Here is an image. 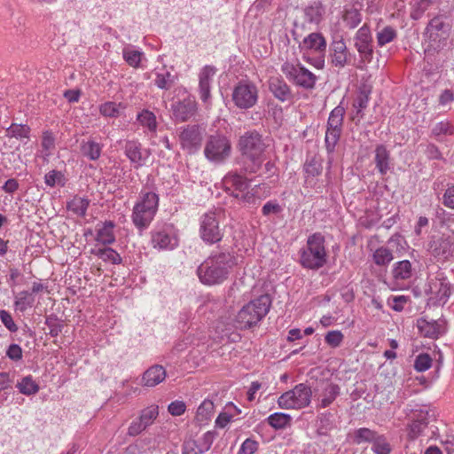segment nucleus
Wrapping results in <instances>:
<instances>
[{"label": "nucleus", "instance_id": "f257e3e1", "mask_svg": "<svg viewBox=\"0 0 454 454\" xmlns=\"http://www.w3.org/2000/svg\"><path fill=\"white\" fill-rule=\"evenodd\" d=\"M237 264L238 258L234 254L227 252L215 253L198 267L197 274L204 285H219L229 278Z\"/></svg>", "mask_w": 454, "mask_h": 454}, {"label": "nucleus", "instance_id": "f03ea898", "mask_svg": "<svg viewBox=\"0 0 454 454\" xmlns=\"http://www.w3.org/2000/svg\"><path fill=\"white\" fill-rule=\"evenodd\" d=\"M239 148L244 157L246 173H256L264 160L265 143L256 131H247L239 141Z\"/></svg>", "mask_w": 454, "mask_h": 454}, {"label": "nucleus", "instance_id": "7ed1b4c3", "mask_svg": "<svg viewBox=\"0 0 454 454\" xmlns=\"http://www.w3.org/2000/svg\"><path fill=\"white\" fill-rule=\"evenodd\" d=\"M325 238L320 233H314L308 238L307 245L300 251V262L307 269L317 270L326 262Z\"/></svg>", "mask_w": 454, "mask_h": 454}, {"label": "nucleus", "instance_id": "20e7f679", "mask_svg": "<svg viewBox=\"0 0 454 454\" xmlns=\"http://www.w3.org/2000/svg\"><path fill=\"white\" fill-rule=\"evenodd\" d=\"M270 304V297L263 294L243 306L236 317L238 326L248 328L256 325L269 312Z\"/></svg>", "mask_w": 454, "mask_h": 454}, {"label": "nucleus", "instance_id": "39448f33", "mask_svg": "<svg viewBox=\"0 0 454 454\" xmlns=\"http://www.w3.org/2000/svg\"><path fill=\"white\" fill-rule=\"evenodd\" d=\"M158 204L159 198L156 193L152 192L141 193L131 215L132 222L139 231L148 228L157 212Z\"/></svg>", "mask_w": 454, "mask_h": 454}, {"label": "nucleus", "instance_id": "423d86ee", "mask_svg": "<svg viewBox=\"0 0 454 454\" xmlns=\"http://www.w3.org/2000/svg\"><path fill=\"white\" fill-rule=\"evenodd\" d=\"M423 293L432 304L444 305L451 294V286L444 272H429L423 286Z\"/></svg>", "mask_w": 454, "mask_h": 454}, {"label": "nucleus", "instance_id": "0eeeda50", "mask_svg": "<svg viewBox=\"0 0 454 454\" xmlns=\"http://www.w3.org/2000/svg\"><path fill=\"white\" fill-rule=\"evenodd\" d=\"M451 26L446 18L436 16L427 26L425 41L428 50L439 51L446 44L450 37Z\"/></svg>", "mask_w": 454, "mask_h": 454}, {"label": "nucleus", "instance_id": "6e6552de", "mask_svg": "<svg viewBox=\"0 0 454 454\" xmlns=\"http://www.w3.org/2000/svg\"><path fill=\"white\" fill-rule=\"evenodd\" d=\"M312 397L310 387L304 383L283 393L278 399V405L285 410H301L309 405Z\"/></svg>", "mask_w": 454, "mask_h": 454}, {"label": "nucleus", "instance_id": "1a4fd4ad", "mask_svg": "<svg viewBox=\"0 0 454 454\" xmlns=\"http://www.w3.org/2000/svg\"><path fill=\"white\" fill-rule=\"evenodd\" d=\"M231 153L230 139L221 134L211 135L207 137L204 155L207 160L214 164L223 163Z\"/></svg>", "mask_w": 454, "mask_h": 454}, {"label": "nucleus", "instance_id": "9d476101", "mask_svg": "<svg viewBox=\"0 0 454 454\" xmlns=\"http://www.w3.org/2000/svg\"><path fill=\"white\" fill-rule=\"evenodd\" d=\"M223 186L231 191L233 196L247 203H255L258 186L251 191L248 189V180L236 172L228 173L223 179Z\"/></svg>", "mask_w": 454, "mask_h": 454}, {"label": "nucleus", "instance_id": "9b49d317", "mask_svg": "<svg viewBox=\"0 0 454 454\" xmlns=\"http://www.w3.org/2000/svg\"><path fill=\"white\" fill-rule=\"evenodd\" d=\"M281 70L286 77L295 85L305 88H314L317 76L300 63L286 62L282 65Z\"/></svg>", "mask_w": 454, "mask_h": 454}, {"label": "nucleus", "instance_id": "f8f14e48", "mask_svg": "<svg viewBox=\"0 0 454 454\" xmlns=\"http://www.w3.org/2000/svg\"><path fill=\"white\" fill-rule=\"evenodd\" d=\"M231 99L234 105L242 110L253 107L258 100V89L248 81H242L233 88Z\"/></svg>", "mask_w": 454, "mask_h": 454}, {"label": "nucleus", "instance_id": "ddd939ff", "mask_svg": "<svg viewBox=\"0 0 454 454\" xmlns=\"http://www.w3.org/2000/svg\"><path fill=\"white\" fill-rule=\"evenodd\" d=\"M345 109L338 106L331 113L327 121V129L325 132V147L328 153L334 151L335 145L340 139Z\"/></svg>", "mask_w": 454, "mask_h": 454}, {"label": "nucleus", "instance_id": "4468645a", "mask_svg": "<svg viewBox=\"0 0 454 454\" xmlns=\"http://www.w3.org/2000/svg\"><path fill=\"white\" fill-rule=\"evenodd\" d=\"M202 139L203 135L198 125H186L179 129V144L189 154H194L200 150Z\"/></svg>", "mask_w": 454, "mask_h": 454}, {"label": "nucleus", "instance_id": "2eb2a0df", "mask_svg": "<svg viewBox=\"0 0 454 454\" xmlns=\"http://www.w3.org/2000/svg\"><path fill=\"white\" fill-rule=\"evenodd\" d=\"M219 217L220 214L215 212H208L201 216L200 233L205 242L213 244L221 240L223 233L219 227Z\"/></svg>", "mask_w": 454, "mask_h": 454}, {"label": "nucleus", "instance_id": "dca6fc26", "mask_svg": "<svg viewBox=\"0 0 454 454\" xmlns=\"http://www.w3.org/2000/svg\"><path fill=\"white\" fill-rule=\"evenodd\" d=\"M354 46L363 62H371L373 57L372 35L367 24H364L354 36Z\"/></svg>", "mask_w": 454, "mask_h": 454}, {"label": "nucleus", "instance_id": "f3484780", "mask_svg": "<svg viewBox=\"0 0 454 454\" xmlns=\"http://www.w3.org/2000/svg\"><path fill=\"white\" fill-rule=\"evenodd\" d=\"M159 416V406L151 404L140 411L138 418L134 419L129 428L128 434L137 436L152 426Z\"/></svg>", "mask_w": 454, "mask_h": 454}, {"label": "nucleus", "instance_id": "a211bd4d", "mask_svg": "<svg viewBox=\"0 0 454 454\" xmlns=\"http://www.w3.org/2000/svg\"><path fill=\"white\" fill-rule=\"evenodd\" d=\"M430 253L437 258L448 259L454 256V237L434 236L428 245Z\"/></svg>", "mask_w": 454, "mask_h": 454}, {"label": "nucleus", "instance_id": "6ab92c4d", "mask_svg": "<svg viewBox=\"0 0 454 454\" xmlns=\"http://www.w3.org/2000/svg\"><path fill=\"white\" fill-rule=\"evenodd\" d=\"M330 63L337 68H343L351 63V54L343 39L333 40L329 48Z\"/></svg>", "mask_w": 454, "mask_h": 454}, {"label": "nucleus", "instance_id": "aec40b11", "mask_svg": "<svg viewBox=\"0 0 454 454\" xmlns=\"http://www.w3.org/2000/svg\"><path fill=\"white\" fill-rule=\"evenodd\" d=\"M411 423L409 425L408 435L411 439L419 436L427 427L430 414L426 407L419 406L418 409L411 410V414H408Z\"/></svg>", "mask_w": 454, "mask_h": 454}, {"label": "nucleus", "instance_id": "412c9836", "mask_svg": "<svg viewBox=\"0 0 454 454\" xmlns=\"http://www.w3.org/2000/svg\"><path fill=\"white\" fill-rule=\"evenodd\" d=\"M216 68L214 66L207 65L201 68L199 74V92L200 99L205 104H209L211 98V84L215 75Z\"/></svg>", "mask_w": 454, "mask_h": 454}, {"label": "nucleus", "instance_id": "4be33fe9", "mask_svg": "<svg viewBox=\"0 0 454 454\" xmlns=\"http://www.w3.org/2000/svg\"><path fill=\"white\" fill-rule=\"evenodd\" d=\"M197 110V102L193 97H187L172 105L173 115L178 121H188L195 115Z\"/></svg>", "mask_w": 454, "mask_h": 454}, {"label": "nucleus", "instance_id": "5701e85b", "mask_svg": "<svg viewBox=\"0 0 454 454\" xmlns=\"http://www.w3.org/2000/svg\"><path fill=\"white\" fill-rule=\"evenodd\" d=\"M153 247L161 250H172L178 245L177 237L168 228L155 231L152 236Z\"/></svg>", "mask_w": 454, "mask_h": 454}, {"label": "nucleus", "instance_id": "b1692460", "mask_svg": "<svg viewBox=\"0 0 454 454\" xmlns=\"http://www.w3.org/2000/svg\"><path fill=\"white\" fill-rule=\"evenodd\" d=\"M417 327L422 336L434 340L438 339L445 332L444 323L441 320L419 318L417 321Z\"/></svg>", "mask_w": 454, "mask_h": 454}, {"label": "nucleus", "instance_id": "393cba45", "mask_svg": "<svg viewBox=\"0 0 454 454\" xmlns=\"http://www.w3.org/2000/svg\"><path fill=\"white\" fill-rule=\"evenodd\" d=\"M416 273L415 262L402 260L395 262L391 269V275L396 283L410 281Z\"/></svg>", "mask_w": 454, "mask_h": 454}, {"label": "nucleus", "instance_id": "a878e982", "mask_svg": "<svg viewBox=\"0 0 454 454\" xmlns=\"http://www.w3.org/2000/svg\"><path fill=\"white\" fill-rule=\"evenodd\" d=\"M125 155L134 164L135 168L143 166L149 157V153L143 150L141 144L137 141H128L125 144Z\"/></svg>", "mask_w": 454, "mask_h": 454}, {"label": "nucleus", "instance_id": "bb28decb", "mask_svg": "<svg viewBox=\"0 0 454 454\" xmlns=\"http://www.w3.org/2000/svg\"><path fill=\"white\" fill-rule=\"evenodd\" d=\"M326 40L320 33H310L303 38L300 43V49L303 53L314 51L316 53H325L326 50Z\"/></svg>", "mask_w": 454, "mask_h": 454}, {"label": "nucleus", "instance_id": "cd10ccee", "mask_svg": "<svg viewBox=\"0 0 454 454\" xmlns=\"http://www.w3.org/2000/svg\"><path fill=\"white\" fill-rule=\"evenodd\" d=\"M167 376V372L162 365L154 364L149 367L141 379V385L144 387H153L161 383Z\"/></svg>", "mask_w": 454, "mask_h": 454}, {"label": "nucleus", "instance_id": "c85d7f7f", "mask_svg": "<svg viewBox=\"0 0 454 454\" xmlns=\"http://www.w3.org/2000/svg\"><path fill=\"white\" fill-rule=\"evenodd\" d=\"M340 387L336 384L322 382L320 393L317 396V400L319 401V407H328L340 395Z\"/></svg>", "mask_w": 454, "mask_h": 454}, {"label": "nucleus", "instance_id": "c756f323", "mask_svg": "<svg viewBox=\"0 0 454 454\" xmlns=\"http://www.w3.org/2000/svg\"><path fill=\"white\" fill-rule=\"evenodd\" d=\"M114 227L113 221L98 223L96 229V240L105 246L114 244L115 242Z\"/></svg>", "mask_w": 454, "mask_h": 454}, {"label": "nucleus", "instance_id": "7c9ffc66", "mask_svg": "<svg viewBox=\"0 0 454 454\" xmlns=\"http://www.w3.org/2000/svg\"><path fill=\"white\" fill-rule=\"evenodd\" d=\"M374 161L377 169L381 175H386L390 169V154L384 145H380L376 146Z\"/></svg>", "mask_w": 454, "mask_h": 454}, {"label": "nucleus", "instance_id": "2f4dec72", "mask_svg": "<svg viewBox=\"0 0 454 454\" xmlns=\"http://www.w3.org/2000/svg\"><path fill=\"white\" fill-rule=\"evenodd\" d=\"M270 90L281 101H286L290 98L291 92L285 81L278 77H272L269 82Z\"/></svg>", "mask_w": 454, "mask_h": 454}, {"label": "nucleus", "instance_id": "473e14b6", "mask_svg": "<svg viewBox=\"0 0 454 454\" xmlns=\"http://www.w3.org/2000/svg\"><path fill=\"white\" fill-rule=\"evenodd\" d=\"M122 57L126 63L134 68L140 67L141 62L145 59V53L133 45H127L122 49Z\"/></svg>", "mask_w": 454, "mask_h": 454}, {"label": "nucleus", "instance_id": "72a5a7b5", "mask_svg": "<svg viewBox=\"0 0 454 454\" xmlns=\"http://www.w3.org/2000/svg\"><path fill=\"white\" fill-rule=\"evenodd\" d=\"M372 252V261L377 266L386 267L394 260L392 250L387 247H380Z\"/></svg>", "mask_w": 454, "mask_h": 454}, {"label": "nucleus", "instance_id": "f704fd0d", "mask_svg": "<svg viewBox=\"0 0 454 454\" xmlns=\"http://www.w3.org/2000/svg\"><path fill=\"white\" fill-rule=\"evenodd\" d=\"M16 387L20 393L25 395H33L38 393L40 387L39 385L34 380L31 375L23 377L16 384Z\"/></svg>", "mask_w": 454, "mask_h": 454}, {"label": "nucleus", "instance_id": "c9c22d12", "mask_svg": "<svg viewBox=\"0 0 454 454\" xmlns=\"http://www.w3.org/2000/svg\"><path fill=\"white\" fill-rule=\"evenodd\" d=\"M35 302V297L28 291H21L14 296V308L20 312L31 308Z\"/></svg>", "mask_w": 454, "mask_h": 454}, {"label": "nucleus", "instance_id": "e433bc0d", "mask_svg": "<svg viewBox=\"0 0 454 454\" xmlns=\"http://www.w3.org/2000/svg\"><path fill=\"white\" fill-rule=\"evenodd\" d=\"M268 424L276 430L284 429L291 425L292 417L284 412H275L267 418Z\"/></svg>", "mask_w": 454, "mask_h": 454}, {"label": "nucleus", "instance_id": "4c0bfd02", "mask_svg": "<svg viewBox=\"0 0 454 454\" xmlns=\"http://www.w3.org/2000/svg\"><path fill=\"white\" fill-rule=\"evenodd\" d=\"M214 411V403L209 399H205L197 410L196 419L201 424L207 423L213 417Z\"/></svg>", "mask_w": 454, "mask_h": 454}, {"label": "nucleus", "instance_id": "58836bf2", "mask_svg": "<svg viewBox=\"0 0 454 454\" xmlns=\"http://www.w3.org/2000/svg\"><path fill=\"white\" fill-rule=\"evenodd\" d=\"M155 75L154 83L161 90H169L175 82V75L166 68L155 72Z\"/></svg>", "mask_w": 454, "mask_h": 454}, {"label": "nucleus", "instance_id": "ea45409f", "mask_svg": "<svg viewBox=\"0 0 454 454\" xmlns=\"http://www.w3.org/2000/svg\"><path fill=\"white\" fill-rule=\"evenodd\" d=\"M89 200L87 199L82 198V197H74L68 203H67V209L74 214L77 216H85L88 207H89Z\"/></svg>", "mask_w": 454, "mask_h": 454}, {"label": "nucleus", "instance_id": "a19ab883", "mask_svg": "<svg viewBox=\"0 0 454 454\" xmlns=\"http://www.w3.org/2000/svg\"><path fill=\"white\" fill-rule=\"evenodd\" d=\"M396 36H397L396 30L390 26H386L377 31V33H376L377 43L380 47H383L384 45L393 42L396 38Z\"/></svg>", "mask_w": 454, "mask_h": 454}, {"label": "nucleus", "instance_id": "79ce46f5", "mask_svg": "<svg viewBox=\"0 0 454 454\" xmlns=\"http://www.w3.org/2000/svg\"><path fill=\"white\" fill-rule=\"evenodd\" d=\"M82 153L91 160H96L100 157L102 146L94 140H88L82 145Z\"/></svg>", "mask_w": 454, "mask_h": 454}, {"label": "nucleus", "instance_id": "37998d69", "mask_svg": "<svg viewBox=\"0 0 454 454\" xmlns=\"http://www.w3.org/2000/svg\"><path fill=\"white\" fill-rule=\"evenodd\" d=\"M137 121L140 124L151 132H155L157 129L156 117L153 113L144 110L137 115Z\"/></svg>", "mask_w": 454, "mask_h": 454}, {"label": "nucleus", "instance_id": "c03bdc74", "mask_svg": "<svg viewBox=\"0 0 454 454\" xmlns=\"http://www.w3.org/2000/svg\"><path fill=\"white\" fill-rule=\"evenodd\" d=\"M378 434L369 428H359L354 433V442L361 444L363 442H372Z\"/></svg>", "mask_w": 454, "mask_h": 454}, {"label": "nucleus", "instance_id": "a18cd8bd", "mask_svg": "<svg viewBox=\"0 0 454 454\" xmlns=\"http://www.w3.org/2000/svg\"><path fill=\"white\" fill-rule=\"evenodd\" d=\"M362 20L361 13L356 9L347 10L343 15V21L348 28H355Z\"/></svg>", "mask_w": 454, "mask_h": 454}, {"label": "nucleus", "instance_id": "49530a36", "mask_svg": "<svg viewBox=\"0 0 454 454\" xmlns=\"http://www.w3.org/2000/svg\"><path fill=\"white\" fill-rule=\"evenodd\" d=\"M124 107L121 104L106 102L100 106V114L106 117H117Z\"/></svg>", "mask_w": 454, "mask_h": 454}, {"label": "nucleus", "instance_id": "de8ad7c7", "mask_svg": "<svg viewBox=\"0 0 454 454\" xmlns=\"http://www.w3.org/2000/svg\"><path fill=\"white\" fill-rule=\"evenodd\" d=\"M372 450L376 454H388L391 450V447L383 435L378 434L372 442Z\"/></svg>", "mask_w": 454, "mask_h": 454}, {"label": "nucleus", "instance_id": "09e8293b", "mask_svg": "<svg viewBox=\"0 0 454 454\" xmlns=\"http://www.w3.org/2000/svg\"><path fill=\"white\" fill-rule=\"evenodd\" d=\"M7 132L10 136L17 138H27L29 136L30 129L27 125L22 124H12Z\"/></svg>", "mask_w": 454, "mask_h": 454}, {"label": "nucleus", "instance_id": "8fccbe9b", "mask_svg": "<svg viewBox=\"0 0 454 454\" xmlns=\"http://www.w3.org/2000/svg\"><path fill=\"white\" fill-rule=\"evenodd\" d=\"M432 365V358L428 354L419 355L414 362V368L417 372L427 371Z\"/></svg>", "mask_w": 454, "mask_h": 454}, {"label": "nucleus", "instance_id": "3c124183", "mask_svg": "<svg viewBox=\"0 0 454 454\" xmlns=\"http://www.w3.org/2000/svg\"><path fill=\"white\" fill-rule=\"evenodd\" d=\"M215 439V434L213 432L205 433L201 438L199 439V443L196 442L195 449L200 451H206L209 450Z\"/></svg>", "mask_w": 454, "mask_h": 454}, {"label": "nucleus", "instance_id": "603ef678", "mask_svg": "<svg viewBox=\"0 0 454 454\" xmlns=\"http://www.w3.org/2000/svg\"><path fill=\"white\" fill-rule=\"evenodd\" d=\"M408 300L404 295L392 296L387 299V305L395 311L400 312L404 309Z\"/></svg>", "mask_w": 454, "mask_h": 454}, {"label": "nucleus", "instance_id": "864d4df0", "mask_svg": "<svg viewBox=\"0 0 454 454\" xmlns=\"http://www.w3.org/2000/svg\"><path fill=\"white\" fill-rule=\"evenodd\" d=\"M343 338L342 333L336 330L328 332L325 337V340L329 346L337 348L341 344Z\"/></svg>", "mask_w": 454, "mask_h": 454}, {"label": "nucleus", "instance_id": "5fc2aeb1", "mask_svg": "<svg viewBox=\"0 0 454 454\" xmlns=\"http://www.w3.org/2000/svg\"><path fill=\"white\" fill-rule=\"evenodd\" d=\"M258 445L255 440L247 438L242 442L238 454H254L258 450Z\"/></svg>", "mask_w": 454, "mask_h": 454}, {"label": "nucleus", "instance_id": "6e6d98bb", "mask_svg": "<svg viewBox=\"0 0 454 454\" xmlns=\"http://www.w3.org/2000/svg\"><path fill=\"white\" fill-rule=\"evenodd\" d=\"M45 324L48 326L50 334L52 337H57L62 332L63 325L56 317H48Z\"/></svg>", "mask_w": 454, "mask_h": 454}, {"label": "nucleus", "instance_id": "4d7b16f0", "mask_svg": "<svg viewBox=\"0 0 454 454\" xmlns=\"http://www.w3.org/2000/svg\"><path fill=\"white\" fill-rule=\"evenodd\" d=\"M0 319L3 323V325L12 333H15L18 331V326L17 325L15 324V322L13 321V318L12 317V315L4 310V309H2L0 310Z\"/></svg>", "mask_w": 454, "mask_h": 454}, {"label": "nucleus", "instance_id": "13d9d810", "mask_svg": "<svg viewBox=\"0 0 454 454\" xmlns=\"http://www.w3.org/2000/svg\"><path fill=\"white\" fill-rule=\"evenodd\" d=\"M317 57H310L308 53H303L302 59L309 64L317 69L325 67V53H318Z\"/></svg>", "mask_w": 454, "mask_h": 454}, {"label": "nucleus", "instance_id": "bf43d9fd", "mask_svg": "<svg viewBox=\"0 0 454 454\" xmlns=\"http://www.w3.org/2000/svg\"><path fill=\"white\" fill-rule=\"evenodd\" d=\"M102 260L105 262H110L113 264H120L122 261L121 255L110 247H105Z\"/></svg>", "mask_w": 454, "mask_h": 454}, {"label": "nucleus", "instance_id": "052dcab7", "mask_svg": "<svg viewBox=\"0 0 454 454\" xmlns=\"http://www.w3.org/2000/svg\"><path fill=\"white\" fill-rule=\"evenodd\" d=\"M322 15L320 7L310 6L306 8L305 16L310 23H318Z\"/></svg>", "mask_w": 454, "mask_h": 454}, {"label": "nucleus", "instance_id": "680f3d73", "mask_svg": "<svg viewBox=\"0 0 454 454\" xmlns=\"http://www.w3.org/2000/svg\"><path fill=\"white\" fill-rule=\"evenodd\" d=\"M186 410L185 403L183 401H174L168 406V411L172 416H180Z\"/></svg>", "mask_w": 454, "mask_h": 454}, {"label": "nucleus", "instance_id": "e2e57ef3", "mask_svg": "<svg viewBox=\"0 0 454 454\" xmlns=\"http://www.w3.org/2000/svg\"><path fill=\"white\" fill-rule=\"evenodd\" d=\"M54 145L55 139L52 134L49 131L43 132L42 138V146L45 151H47V155H49L51 153V151L54 148Z\"/></svg>", "mask_w": 454, "mask_h": 454}, {"label": "nucleus", "instance_id": "0e129e2a", "mask_svg": "<svg viewBox=\"0 0 454 454\" xmlns=\"http://www.w3.org/2000/svg\"><path fill=\"white\" fill-rule=\"evenodd\" d=\"M442 203L447 207L454 209V183L448 185L442 198Z\"/></svg>", "mask_w": 454, "mask_h": 454}, {"label": "nucleus", "instance_id": "69168bd1", "mask_svg": "<svg viewBox=\"0 0 454 454\" xmlns=\"http://www.w3.org/2000/svg\"><path fill=\"white\" fill-rule=\"evenodd\" d=\"M6 356L13 361H19L22 358V349L18 344H11L6 351Z\"/></svg>", "mask_w": 454, "mask_h": 454}, {"label": "nucleus", "instance_id": "338daca9", "mask_svg": "<svg viewBox=\"0 0 454 454\" xmlns=\"http://www.w3.org/2000/svg\"><path fill=\"white\" fill-rule=\"evenodd\" d=\"M62 178L60 172L52 170L47 173L44 176L45 184L51 187H53L56 184H59Z\"/></svg>", "mask_w": 454, "mask_h": 454}, {"label": "nucleus", "instance_id": "774afa93", "mask_svg": "<svg viewBox=\"0 0 454 454\" xmlns=\"http://www.w3.org/2000/svg\"><path fill=\"white\" fill-rule=\"evenodd\" d=\"M13 382V378L11 376L9 372H0V393L4 390L8 389L12 387Z\"/></svg>", "mask_w": 454, "mask_h": 454}]
</instances>
